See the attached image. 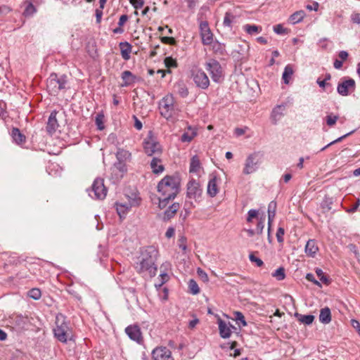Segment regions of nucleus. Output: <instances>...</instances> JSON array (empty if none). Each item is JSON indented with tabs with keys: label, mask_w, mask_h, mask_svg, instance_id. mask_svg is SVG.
Masks as SVG:
<instances>
[{
	"label": "nucleus",
	"mask_w": 360,
	"mask_h": 360,
	"mask_svg": "<svg viewBox=\"0 0 360 360\" xmlns=\"http://www.w3.org/2000/svg\"><path fill=\"white\" fill-rule=\"evenodd\" d=\"M158 256V251L153 246L148 247L139 257L135 269L139 274L147 272L150 277L156 275L157 266L155 262Z\"/></svg>",
	"instance_id": "nucleus-1"
},
{
	"label": "nucleus",
	"mask_w": 360,
	"mask_h": 360,
	"mask_svg": "<svg viewBox=\"0 0 360 360\" xmlns=\"http://www.w3.org/2000/svg\"><path fill=\"white\" fill-rule=\"evenodd\" d=\"M180 179L176 176H166L158 184V191L167 198H174L179 192Z\"/></svg>",
	"instance_id": "nucleus-2"
},
{
	"label": "nucleus",
	"mask_w": 360,
	"mask_h": 360,
	"mask_svg": "<svg viewBox=\"0 0 360 360\" xmlns=\"http://www.w3.org/2000/svg\"><path fill=\"white\" fill-rule=\"evenodd\" d=\"M54 336L61 342H67L72 339V328L69 323L65 321V317L59 314L56 317V327L53 329Z\"/></svg>",
	"instance_id": "nucleus-3"
},
{
	"label": "nucleus",
	"mask_w": 360,
	"mask_h": 360,
	"mask_svg": "<svg viewBox=\"0 0 360 360\" xmlns=\"http://www.w3.org/2000/svg\"><path fill=\"white\" fill-rule=\"evenodd\" d=\"M160 114L167 120L177 119L180 110L174 105V100L172 95H167L160 102Z\"/></svg>",
	"instance_id": "nucleus-4"
},
{
	"label": "nucleus",
	"mask_w": 360,
	"mask_h": 360,
	"mask_svg": "<svg viewBox=\"0 0 360 360\" xmlns=\"http://www.w3.org/2000/svg\"><path fill=\"white\" fill-rule=\"evenodd\" d=\"M68 79L66 75L58 77L56 74H51L46 82V88L51 95L56 96L60 91L66 89Z\"/></svg>",
	"instance_id": "nucleus-5"
},
{
	"label": "nucleus",
	"mask_w": 360,
	"mask_h": 360,
	"mask_svg": "<svg viewBox=\"0 0 360 360\" xmlns=\"http://www.w3.org/2000/svg\"><path fill=\"white\" fill-rule=\"evenodd\" d=\"M262 160V154L259 152H255L250 154L245 160L243 173L248 175L255 172L258 169Z\"/></svg>",
	"instance_id": "nucleus-6"
},
{
	"label": "nucleus",
	"mask_w": 360,
	"mask_h": 360,
	"mask_svg": "<svg viewBox=\"0 0 360 360\" xmlns=\"http://www.w3.org/2000/svg\"><path fill=\"white\" fill-rule=\"evenodd\" d=\"M205 69L210 72L212 79L217 83H220L224 79V72L220 63L210 59L205 63Z\"/></svg>",
	"instance_id": "nucleus-7"
},
{
	"label": "nucleus",
	"mask_w": 360,
	"mask_h": 360,
	"mask_svg": "<svg viewBox=\"0 0 360 360\" xmlns=\"http://www.w3.org/2000/svg\"><path fill=\"white\" fill-rule=\"evenodd\" d=\"M107 191L103 179L98 178L94 180L90 191L94 193V196L92 195L91 193H89V195L98 200H103L105 198Z\"/></svg>",
	"instance_id": "nucleus-8"
},
{
	"label": "nucleus",
	"mask_w": 360,
	"mask_h": 360,
	"mask_svg": "<svg viewBox=\"0 0 360 360\" xmlns=\"http://www.w3.org/2000/svg\"><path fill=\"white\" fill-rule=\"evenodd\" d=\"M202 43L208 46L213 43V34L207 21H201L199 25Z\"/></svg>",
	"instance_id": "nucleus-9"
},
{
	"label": "nucleus",
	"mask_w": 360,
	"mask_h": 360,
	"mask_svg": "<svg viewBox=\"0 0 360 360\" xmlns=\"http://www.w3.org/2000/svg\"><path fill=\"white\" fill-rule=\"evenodd\" d=\"M202 190L200 184L195 179L188 181L187 184L186 195L188 198L198 200L202 195Z\"/></svg>",
	"instance_id": "nucleus-10"
},
{
	"label": "nucleus",
	"mask_w": 360,
	"mask_h": 360,
	"mask_svg": "<svg viewBox=\"0 0 360 360\" xmlns=\"http://www.w3.org/2000/svg\"><path fill=\"white\" fill-rule=\"evenodd\" d=\"M193 78L195 84L199 88L206 89L210 85V80L207 75L202 70H196L193 72Z\"/></svg>",
	"instance_id": "nucleus-11"
},
{
	"label": "nucleus",
	"mask_w": 360,
	"mask_h": 360,
	"mask_svg": "<svg viewBox=\"0 0 360 360\" xmlns=\"http://www.w3.org/2000/svg\"><path fill=\"white\" fill-rule=\"evenodd\" d=\"M154 360H174L171 351L166 347H158L153 350Z\"/></svg>",
	"instance_id": "nucleus-12"
},
{
	"label": "nucleus",
	"mask_w": 360,
	"mask_h": 360,
	"mask_svg": "<svg viewBox=\"0 0 360 360\" xmlns=\"http://www.w3.org/2000/svg\"><path fill=\"white\" fill-rule=\"evenodd\" d=\"M355 89V81L353 79H345L338 85V92L342 96H347L350 91Z\"/></svg>",
	"instance_id": "nucleus-13"
},
{
	"label": "nucleus",
	"mask_w": 360,
	"mask_h": 360,
	"mask_svg": "<svg viewBox=\"0 0 360 360\" xmlns=\"http://www.w3.org/2000/svg\"><path fill=\"white\" fill-rule=\"evenodd\" d=\"M143 148L145 153L148 156L160 154L161 153V148L160 144L153 141V140H145L143 142Z\"/></svg>",
	"instance_id": "nucleus-14"
},
{
	"label": "nucleus",
	"mask_w": 360,
	"mask_h": 360,
	"mask_svg": "<svg viewBox=\"0 0 360 360\" xmlns=\"http://www.w3.org/2000/svg\"><path fill=\"white\" fill-rule=\"evenodd\" d=\"M125 332L131 340L137 342L142 340L141 330L138 326H129L126 328Z\"/></svg>",
	"instance_id": "nucleus-15"
},
{
	"label": "nucleus",
	"mask_w": 360,
	"mask_h": 360,
	"mask_svg": "<svg viewBox=\"0 0 360 360\" xmlns=\"http://www.w3.org/2000/svg\"><path fill=\"white\" fill-rule=\"evenodd\" d=\"M58 112L56 110H53L51 112L46 125V131L50 134L52 135L56 132V129L58 127V120L56 119V115Z\"/></svg>",
	"instance_id": "nucleus-16"
},
{
	"label": "nucleus",
	"mask_w": 360,
	"mask_h": 360,
	"mask_svg": "<svg viewBox=\"0 0 360 360\" xmlns=\"http://www.w3.org/2000/svg\"><path fill=\"white\" fill-rule=\"evenodd\" d=\"M218 325L220 336L224 339L229 338L232 333L231 327H233L230 323L229 326H228V324L221 319H218Z\"/></svg>",
	"instance_id": "nucleus-17"
},
{
	"label": "nucleus",
	"mask_w": 360,
	"mask_h": 360,
	"mask_svg": "<svg viewBox=\"0 0 360 360\" xmlns=\"http://www.w3.org/2000/svg\"><path fill=\"white\" fill-rule=\"evenodd\" d=\"M218 181L216 176H212L209 180L207 192L212 198L215 197L219 192Z\"/></svg>",
	"instance_id": "nucleus-18"
},
{
	"label": "nucleus",
	"mask_w": 360,
	"mask_h": 360,
	"mask_svg": "<svg viewBox=\"0 0 360 360\" xmlns=\"http://www.w3.org/2000/svg\"><path fill=\"white\" fill-rule=\"evenodd\" d=\"M316 277L319 281H316V286L322 287V285L328 286L331 283L330 276L324 273L321 269H316Z\"/></svg>",
	"instance_id": "nucleus-19"
},
{
	"label": "nucleus",
	"mask_w": 360,
	"mask_h": 360,
	"mask_svg": "<svg viewBox=\"0 0 360 360\" xmlns=\"http://www.w3.org/2000/svg\"><path fill=\"white\" fill-rule=\"evenodd\" d=\"M319 321L323 324H328L332 320L331 311L328 307H325L320 310L319 316Z\"/></svg>",
	"instance_id": "nucleus-20"
},
{
	"label": "nucleus",
	"mask_w": 360,
	"mask_h": 360,
	"mask_svg": "<svg viewBox=\"0 0 360 360\" xmlns=\"http://www.w3.org/2000/svg\"><path fill=\"white\" fill-rule=\"evenodd\" d=\"M197 129L191 126H188L186 131H185L181 135L180 140L184 143H189L197 136Z\"/></svg>",
	"instance_id": "nucleus-21"
},
{
	"label": "nucleus",
	"mask_w": 360,
	"mask_h": 360,
	"mask_svg": "<svg viewBox=\"0 0 360 360\" xmlns=\"http://www.w3.org/2000/svg\"><path fill=\"white\" fill-rule=\"evenodd\" d=\"M135 204H138L136 202L134 201L132 203H115L116 210L120 218L124 217L127 212Z\"/></svg>",
	"instance_id": "nucleus-22"
},
{
	"label": "nucleus",
	"mask_w": 360,
	"mask_h": 360,
	"mask_svg": "<svg viewBox=\"0 0 360 360\" xmlns=\"http://www.w3.org/2000/svg\"><path fill=\"white\" fill-rule=\"evenodd\" d=\"M285 110V105H279L276 106L271 115V119L273 124H276L278 120L282 117L283 115V111Z\"/></svg>",
	"instance_id": "nucleus-23"
},
{
	"label": "nucleus",
	"mask_w": 360,
	"mask_h": 360,
	"mask_svg": "<svg viewBox=\"0 0 360 360\" xmlns=\"http://www.w3.org/2000/svg\"><path fill=\"white\" fill-rule=\"evenodd\" d=\"M180 205L177 202L173 203L171 206H169L163 213L162 219L164 221H167L172 218L178 210L179 209Z\"/></svg>",
	"instance_id": "nucleus-24"
},
{
	"label": "nucleus",
	"mask_w": 360,
	"mask_h": 360,
	"mask_svg": "<svg viewBox=\"0 0 360 360\" xmlns=\"http://www.w3.org/2000/svg\"><path fill=\"white\" fill-rule=\"evenodd\" d=\"M122 79L123 83L121 84L122 86H128L131 84L134 83L136 77L129 70H125L122 73Z\"/></svg>",
	"instance_id": "nucleus-25"
},
{
	"label": "nucleus",
	"mask_w": 360,
	"mask_h": 360,
	"mask_svg": "<svg viewBox=\"0 0 360 360\" xmlns=\"http://www.w3.org/2000/svg\"><path fill=\"white\" fill-rule=\"evenodd\" d=\"M121 51V55L124 60H128L130 58L131 52V46L128 42H120L119 44Z\"/></svg>",
	"instance_id": "nucleus-26"
},
{
	"label": "nucleus",
	"mask_w": 360,
	"mask_h": 360,
	"mask_svg": "<svg viewBox=\"0 0 360 360\" xmlns=\"http://www.w3.org/2000/svg\"><path fill=\"white\" fill-rule=\"evenodd\" d=\"M11 136L13 141L18 145H22L25 143L26 137L20 132L18 128H13L11 131Z\"/></svg>",
	"instance_id": "nucleus-27"
},
{
	"label": "nucleus",
	"mask_w": 360,
	"mask_h": 360,
	"mask_svg": "<svg viewBox=\"0 0 360 360\" xmlns=\"http://www.w3.org/2000/svg\"><path fill=\"white\" fill-rule=\"evenodd\" d=\"M150 167L155 174H160L164 171V166L161 164V160L156 157L152 159Z\"/></svg>",
	"instance_id": "nucleus-28"
},
{
	"label": "nucleus",
	"mask_w": 360,
	"mask_h": 360,
	"mask_svg": "<svg viewBox=\"0 0 360 360\" xmlns=\"http://www.w3.org/2000/svg\"><path fill=\"white\" fill-rule=\"evenodd\" d=\"M294 73L292 66L291 65H287L283 72L282 79L283 82L286 84H289L290 80Z\"/></svg>",
	"instance_id": "nucleus-29"
},
{
	"label": "nucleus",
	"mask_w": 360,
	"mask_h": 360,
	"mask_svg": "<svg viewBox=\"0 0 360 360\" xmlns=\"http://www.w3.org/2000/svg\"><path fill=\"white\" fill-rule=\"evenodd\" d=\"M276 203L274 201L270 202L268 206V224L269 230L276 214Z\"/></svg>",
	"instance_id": "nucleus-30"
},
{
	"label": "nucleus",
	"mask_w": 360,
	"mask_h": 360,
	"mask_svg": "<svg viewBox=\"0 0 360 360\" xmlns=\"http://www.w3.org/2000/svg\"><path fill=\"white\" fill-rule=\"evenodd\" d=\"M243 30L248 34H259L262 31V27L256 25L246 24L243 26Z\"/></svg>",
	"instance_id": "nucleus-31"
},
{
	"label": "nucleus",
	"mask_w": 360,
	"mask_h": 360,
	"mask_svg": "<svg viewBox=\"0 0 360 360\" xmlns=\"http://www.w3.org/2000/svg\"><path fill=\"white\" fill-rule=\"evenodd\" d=\"M330 79V75H327L323 80L320 81L318 79L316 80V83L319 85L320 87L323 88L324 91L327 92H331L333 91L332 85L328 82V81Z\"/></svg>",
	"instance_id": "nucleus-32"
},
{
	"label": "nucleus",
	"mask_w": 360,
	"mask_h": 360,
	"mask_svg": "<svg viewBox=\"0 0 360 360\" xmlns=\"http://www.w3.org/2000/svg\"><path fill=\"white\" fill-rule=\"evenodd\" d=\"M305 13L304 11H298L292 13L289 18V21L292 24L300 22L304 17Z\"/></svg>",
	"instance_id": "nucleus-33"
},
{
	"label": "nucleus",
	"mask_w": 360,
	"mask_h": 360,
	"mask_svg": "<svg viewBox=\"0 0 360 360\" xmlns=\"http://www.w3.org/2000/svg\"><path fill=\"white\" fill-rule=\"evenodd\" d=\"M315 248V240H309L305 246V252L308 256L311 257H315V251L313 250Z\"/></svg>",
	"instance_id": "nucleus-34"
},
{
	"label": "nucleus",
	"mask_w": 360,
	"mask_h": 360,
	"mask_svg": "<svg viewBox=\"0 0 360 360\" xmlns=\"http://www.w3.org/2000/svg\"><path fill=\"white\" fill-rule=\"evenodd\" d=\"M26 6L23 12V15L25 17H30L33 15L36 12L37 9L32 2H26Z\"/></svg>",
	"instance_id": "nucleus-35"
},
{
	"label": "nucleus",
	"mask_w": 360,
	"mask_h": 360,
	"mask_svg": "<svg viewBox=\"0 0 360 360\" xmlns=\"http://www.w3.org/2000/svg\"><path fill=\"white\" fill-rule=\"evenodd\" d=\"M200 166L199 158L197 155L193 156L191 160L190 172H196Z\"/></svg>",
	"instance_id": "nucleus-36"
},
{
	"label": "nucleus",
	"mask_w": 360,
	"mask_h": 360,
	"mask_svg": "<svg viewBox=\"0 0 360 360\" xmlns=\"http://www.w3.org/2000/svg\"><path fill=\"white\" fill-rule=\"evenodd\" d=\"M298 320L305 324H311L314 320V316L313 315H302L300 314H295Z\"/></svg>",
	"instance_id": "nucleus-37"
},
{
	"label": "nucleus",
	"mask_w": 360,
	"mask_h": 360,
	"mask_svg": "<svg viewBox=\"0 0 360 360\" xmlns=\"http://www.w3.org/2000/svg\"><path fill=\"white\" fill-rule=\"evenodd\" d=\"M177 93L182 98H186L188 95V88L184 83H178L176 85Z\"/></svg>",
	"instance_id": "nucleus-38"
},
{
	"label": "nucleus",
	"mask_w": 360,
	"mask_h": 360,
	"mask_svg": "<svg viewBox=\"0 0 360 360\" xmlns=\"http://www.w3.org/2000/svg\"><path fill=\"white\" fill-rule=\"evenodd\" d=\"M131 156V154L129 151L124 150V149H118V150L116 153V157L118 161H123L124 160H127Z\"/></svg>",
	"instance_id": "nucleus-39"
},
{
	"label": "nucleus",
	"mask_w": 360,
	"mask_h": 360,
	"mask_svg": "<svg viewBox=\"0 0 360 360\" xmlns=\"http://www.w3.org/2000/svg\"><path fill=\"white\" fill-rule=\"evenodd\" d=\"M271 276L277 281L284 280L285 278V269L283 267H279L272 273Z\"/></svg>",
	"instance_id": "nucleus-40"
},
{
	"label": "nucleus",
	"mask_w": 360,
	"mask_h": 360,
	"mask_svg": "<svg viewBox=\"0 0 360 360\" xmlns=\"http://www.w3.org/2000/svg\"><path fill=\"white\" fill-rule=\"evenodd\" d=\"M188 288L191 293L197 295L200 292V288L198 283L193 279H191L188 282Z\"/></svg>",
	"instance_id": "nucleus-41"
},
{
	"label": "nucleus",
	"mask_w": 360,
	"mask_h": 360,
	"mask_svg": "<svg viewBox=\"0 0 360 360\" xmlns=\"http://www.w3.org/2000/svg\"><path fill=\"white\" fill-rule=\"evenodd\" d=\"M28 295L30 297H31L35 300H37L41 297V292L39 288H32L29 290Z\"/></svg>",
	"instance_id": "nucleus-42"
},
{
	"label": "nucleus",
	"mask_w": 360,
	"mask_h": 360,
	"mask_svg": "<svg viewBox=\"0 0 360 360\" xmlns=\"http://www.w3.org/2000/svg\"><path fill=\"white\" fill-rule=\"evenodd\" d=\"M173 198H167V196L162 195L158 198V207L160 209H164L169 203L170 200Z\"/></svg>",
	"instance_id": "nucleus-43"
},
{
	"label": "nucleus",
	"mask_w": 360,
	"mask_h": 360,
	"mask_svg": "<svg viewBox=\"0 0 360 360\" xmlns=\"http://www.w3.org/2000/svg\"><path fill=\"white\" fill-rule=\"evenodd\" d=\"M104 116L102 114H97L96 117V124L99 130H102L104 129L103 124Z\"/></svg>",
	"instance_id": "nucleus-44"
},
{
	"label": "nucleus",
	"mask_w": 360,
	"mask_h": 360,
	"mask_svg": "<svg viewBox=\"0 0 360 360\" xmlns=\"http://www.w3.org/2000/svg\"><path fill=\"white\" fill-rule=\"evenodd\" d=\"M165 66L168 68L177 67L176 60L172 57H166L165 59Z\"/></svg>",
	"instance_id": "nucleus-45"
},
{
	"label": "nucleus",
	"mask_w": 360,
	"mask_h": 360,
	"mask_svg": "<svg viewBox=\"0 0 360 360\" xmlns=\"http://www.w3.org/2000/svg\"><path fill=\"white\" fill-rule=\"evenodd\" d=\"M233 18V15L231 13L226 12L224 18V25L229 27H231Z\"/></svg>",
	"instance_id": "nucleus-46"
},
{
	"label": "nucleus",
	"mask_w": 360,
	"mask_h": 360,
	"mask_svg": "<svg viewBox=\"0 0 360 360\" xmlns=\"http://www.w3.org/2000/svg\"><path fill=\"white\" fill-rule=\"evenodd\" d=\"M235 319L236 321H240L243 326H247V322L245 320V316L240 311L234 312Z\"/></svg>",
	"instance_id": "nucleus-47"
},
{
	"label": "nucleus",
	"mask_w": 360,
	"mask_h": 360,
	"mask_svg": "<svg viewBox=\"0 0 360 360\" xmlns=\"http://www.w3.org/2000/svg\"><path fill=\"white\" fill-rule=\"evenodd\" d=\"M338 119V116L332 114L327 115L326 123L328 126H333Z\"/></svg>",
	"instance_id": "nucleus-48"
},
{
	"label": "nucleus",
	"mask_w": 360,
	"mask_h": 360,
	"mask_svg": "<svg viewBox=\"0 0 360 360\" xmlns=\"http://www.w3.org/2000/svg\"><path fill=\"white\" fill-rule=\"evenodd\" d=\"M112 169L113 172L115 170H119L122 174L126 171L125 165L122 163V161H118L117 163H115ZM121 176H122V174H121Z\"/></svg>",
	"instance_id": "nucleus-49"
},
{
	"label": "nucleus",
	"mask_w": 360,
	"mask_h": 360,
	"mask_svg": "<svg viewBox=\"0 0 360 360\" xmlns=\"http://www.w3.org/2000/svg\"><path fill=\"white\" fill-rule=\"evenodd\" d=\"M179 247L184 251L186 252L187 250L186 245V238L184 236L179 237L178 240Z\"/></svg>",
	"instance_id": "nucleus-50"
},
{
	"label": "nucleus",
	"mask_w": 360,
	"mask_h": 360,
	"mask_svg": "<svg viewBox=\"0 0 360 360\" xmlns=\"http://www.w3.org/2000/svg\"><path fill=\"white\" fill-rule=\"evenodd\" d=\"M249 259L252 262H255L256 265L259 267L262 266L264 264L263 261L261 259L255 256L254 254H250L249 255Z\"/></svg>",
	"instance_id": "nucleus-51"
},
{
	"label": "nucleus",
	"mask_w": 360,
	"mask_h": 360,
	"mask_svg": "<svg viewBox=\"0 0 360 360\" xmlns=\"http://www.w3.org/2000/svg\"><path fill=\"white\" fill-rule=\"evenodd\" d=\"M352 133H353V131L349 132V133H347V134H346L339 137L338 139L331 141L326 146L322 148L321 150L322 151V150H325V148H327L328 146H331V145H333L334 143H338V142L341 141L342 140H343L345 138L347 137L348 136H349Z\"/></svg>",
	"instance_id": "nucleus-52"
},
{
	"label": "nucleus",
	"mask_w": 360,
	"mask_h": 360,
	"mask_svg": "<svg viewBox=\"0 0 360 360\" xmlns=\"http://www.w3.org/2000/svg\"><path fill=\"white\" fill-rule=\"evenodd\" d=\"M258 215V211L256 210H250L248 212L247 221L251 222L253 218L257 217Z\"/></svg>",
	"instance_id": "nucleus-53"
},
{
	"label": "nucleus",
	"mask_w": 360,
	"mask_h": 360,
	"mask_svg": "<svg viewBox=\"0 0 360 360\" xmlns=\"http://www.w3.org/2000/svg\"><path fill=\"white\" fill-rule=\"evenodd\" d=\"M284 233H285L284 229L281 227H279L276 232V238H277V240L278 243L283 242Z\"/></svg>",
	"instance_id": "nucleus-54"
},
{
	"label": "nucleus",
	"mask_w": 360,
	"mask_h": 360,
	"mask_svg": "<svg viewBox=\"0 0 360 360\" xmlns=\"http://www.w3.org/2000/svg\"><path fill=\"white\" fill-rule=\"evenodd\" d=\"M129 2L136 9L141 8L144 4L143 0H129Z\"/></svg>",
	"instance_id": "nucleus-55"
},
{
	"label": "nucleus",
	"mask_w": 360,
	"mask_h": 360,
	"mask_svg": "<svg viewBox=\"0 0 360 360\" xmlns=\"http://www.w3.org/2000/svg\"><path fill=\"white\" fill-rule=\"evenodd\" d=\"M274 31L278 34L286 33V29H285L281 24L275 25L274 27Z\"/></svg>",
	"instance_id": "nucleus-56"
},
{
	"label": "nucleus",
	"mask_w": 360,
	"mask_h": 360,
	"mask_svg": "<svg viewBox=\"0 0 360 360\" xmlns=\"http://www.w3.org/2000/svg\"><path fill=\"white\" fill-rule=\"evenodd\" d=\"M161 41L166 44H175L176 40L173 37H163L161 38Z\"/></svg>",
	"instance_id": "nucleus-57"
},
{
	"label": "nucleus",
	"mask_w": 360,
	"mask_h": 360,
	"mask_svg": "<svg viewBox=\"0 0 360 360\" xmlns=\"http://www.w3.org/2000/svg\"><path fill=\"white\" fill-rule=\"evenodd\" d=\"M198 275L203 281H208L207 274L201 269L198 268L197 271Z\"/></svg>",
	"instance_id": "nucleus-58"
},
{
	"label": "nucleus",
	"mask_w": 360,
	"mask_h": 360,
	"mask_svg": "<svg viewBox=\"0 0 360 360\" xmlns=\"http://www.w3.org/2000/svg\"><path fill=\"white\" fill-rule=\"evenodd\" d=\"M264 227V221L261 219L257 225L256 233L258 234H261L263 231Z\"/></svg>",
	"instance_id": "nucleus-59"
},
{
	"label": "nucleus",
	"mask_w": 360,
	"mask_h": 360,
	"mask_svg": "<svg viewBox=\"0 0 360 360\" xmlns=\"http://www.w3.org/2000/svg\"><path fill=\"white\" fill-rule=\"evenodd\" d=\"M351 19L354 23L360 24V13H353L351 16Z\"/></svg>",
	"instance_id": "nucleus-60"
},
{
	"label": "nucleus",
	"mask_w": 360,
	"mask_h": 360,
	"mask_svg": "<svg viewBox=\"0 0 360 360\" xmlns=\"http://www.w3.org/2000/svg\"><path fill=\"white\" fill-rule=\"evenodd\" d=\"M160 278H161V281H160V283L159 284V286L160 287L161 285H162L165 283H166L168 281L169 276L166 273H162L160 275Z\"/></svg>",
	"instance_id": "nucleus-61"
},
{
	"label": "nucleus",
	"mask_w": 360,
	"mask_h": 360,
	"mask_svg": "<svg viewBox=\"0 0 360 360\" xmlns=\"http://www.w3.org/2000/svg\"><path fill=\"white\" fill-rule=\"evenodd\" d=\"M128 20L127 15H122L119 19L118 25L120 27L123 26Z\"/></svg>",
	"instance_id": "nucleus-62"
},
{
	"label": "nucleus",
	"mask_w": 360,
	"mask_h": 360,
	"mask_svg": "<svg viewBox=\"0 0 360 360\" xmlns=\"http://www.w3.org/2000/svg\"><path fill=\"white\" fill-rule=\"evenodd\" d=\"M338 57L340 58V60L344 61L347 60L348 57V53L345 51H341L338 54Z\"/></svg>",
	"instance_id": "nucleus-63"
},
{
	"label": "nucleus",
	"mask_w": 360,
	"mask_h": 360,
	"mask_svg": "<svg viewBox=\"0 0 360 360\" xmlns=\"http://www.w3.org/2000/svg\"><path fill=\"white\" fill-rule=\"evenodd\" d=\"M174 235V229L172 227H169L167 229L165 236L168 238L172 237Z\"/></svg>",
	"instance_id": "nucleus-64"
}]
</instances>
